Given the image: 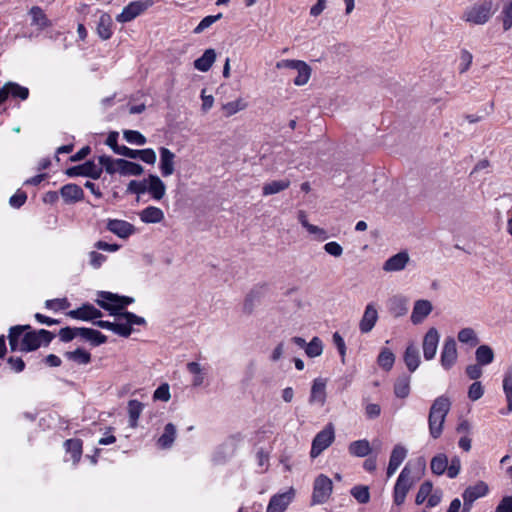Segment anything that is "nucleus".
<instances>
[{
	"label": "nucleus",
	"instance_id": "obj_1",
	"mask_svg": "<svg viewBox=\"0 0 512 512\" xmlns=\"http://www.w3.org/2000/svg\"><path fill=\"white\" fill-rule=\"evenodd\" d=\"M30 326H14L10 329L9 345L12 351H33L40 347L41 342L50 343L53 334L47 330L41 329L38 333L27 332L22 335Z\"/></svg>",
	"mask_w": 512,
	"mask_h": 512
},
{
	"label": "nucleus",
	"instance_id": "obj_2",
	"mask_svg": "<svg viewBox=\"0 0 512 512\" xmlns=\"http://www.w3.org/2000/svg\"><path fill=\"white\" fill-rule=\"evenodd\" d=\"M450 406L451 402L447 397L440 396L434 400L428 416L429 432L432 438L437 439L441 436Z\"/></svg>",
	"mask_w": 512,
	"mask_h": 512
},
{
	"label": "nucleus",
	"instance_id": "obj_3",
	"mask_svg": "<svg viewBox=\"0 0 512 512\" xmlns=\"http://www.w3.org/2000/svg\"><path fill=\"white\" fill-rule=\"evenodd\" d=\"M496 11L492 0L477 2L467 7L461 19L469 25H485Z\"/></svg>",
	"mask_w": 512,
	"mask_h": 512
},
{
	"label": "nucleus",
	"instance_id": "obj_4",
	"mask_svg": "<svg viewBox=\"0 0 512 512\" xmlns=\"http://www.w3.org/2000/svg\"><path fill=\"white\" fill-rule=\"evenodd\" d=\"M134 301L133 298L127 296H119L111 292H100L99 299L96 303L103 309L110 312L111 315H119L122 310Z\"/></svg>",
	"mask_w": 512,
	"mask_h": 512
},
{
	"label": "nucleus",
	"instance_id": "obj_5",
	"mask_svg": "<svg viewBox=\"0 0 512 512\" xmlns=\"http://www.w3.org/2000/svg\"><path fill=\"white\" fill-rule=\"evenodd\" d=\"M415 483V479L412 477L411 470L406 465L400 472L393 491V502L395 505L400 506L405 502V498L409 490Z\"/></svg>",
	"mask_w": 512,
	"mask_h": 512
},
{
	"label": "nucleus",
	"instance_id": "obj_6",
	"mask_svg": "<svg viewBox=\"0 0 512 512\" xmlns=\"http://www.w3.org/2000/svg\"><path fill=\"white\" fill-rule=\"evenodd\" d=\"M117 322H114V333L122 336L129 337L132 333V325H144L146 323L143 317L137 316L131 312L125 311L115 315Z\"/></svg>",
	"mask_w": 512,
	"mask_h": 512
},
{
	"label": "nucleus",
	"instance_id": "obj_7",
	"mask_svg": "<svg viewBox=\"0 0 512 512\" xmlns=\"http://www.w3.org/2000/svg\"><path fill=\"white\" fill-rule=\"evenodd\" d=\"M333 490V484L330 478L320 474L314 481L312 503L323 504L328 501Z\"/></svg>",
	"mask_w": 512,
	"mask_h": 512
},
{
	"label": "nucleus",
	"instance_id": "obj_8",
	"mask_svg": "<svg viewBox=\"0 0 512 512\" xmlns=\"http://www.w3.org/2000/svg\"><path fill=\"white\" fill-rule=\"evenodd\" d=\"M335 434L331 425L326 426L313 439L310 456L316 458L334 441Z\"/></svg>",
	"mask_w": 512,
	"mask_h": 512
},
{
	"label": "nucleus",
	"instance_id": "obj_9",
	"mask_svg": "<svg viewBox=\"0 0 512 512\" xmlns=\"http://www.w3.org/2000/svg\"><path fill=\"white\" fill-rule=\"evenodd\" d=\"M457 359L458 351L455 339L453 337L445 338L440 354L441 366L445 370H449L456 364Z\"/></svg>",
	"mask_w": 512,
	"mask_h": 512
},
{
	"label": "nucleus",
	"instance_id": "obj_10",
	"mask_svg": "<svg viewBox=\"0 0 512 512\" xmlns=\"http://www.w3.org/2000/svg\"><path fill=\"white\" fill-rule=\"evenodd\" d=\"M440 340V334L435 327H431L425 333L422 342V350L425 360L430 361L435 358L438 344Z\"/></svg>",
	"mask_w": 512,
	"mask_h": 512
},
{
	"label": "nucleus",
	"instance_id": "obj_11",
	"mask_svg": "<svg viewBox=\"0 0 512 512\" xmlns=\"http://www.w3.org/2000/svg\"><path fill=\"white\" fill-rule=\"evenodd\" d=\"M152 0H141L134 1L127 5L123 11L116 17L117 21L125 23L133 20L142 12H144L147 8L152 6Z\"/></svg>",
	"mask_w": 512,
	"mask_h": 512
},
{
	"label": "nucleus",
	"instance_id": "obj_12",
	"mask_svg": "<svg viewBox=\"0 0 512 512\" xmlns=\"http://www.w3.org/2000/svg\"><path fill=\"white\" fill-rule=\"evenodd\" d=\"M102 168L92 161H87L82 165L74 166L66 170V174L70 177L87 176L98 179L101 176Z\"/></svg>",
	"mask_w": 512,
	"mask_h": 512
},
{
	"label": "nucleus",
	"instance_id": "obj_13",
	"mask_svg": "<svg viewBox=\"0 0 512 512\" xmlns=\"http://www.w3.org/2000/svg\"><path fill=\"white\" fill-rule=\"evenodd\" d=\"M295 495L293 488L288 491L274 495L268 504L266 512H285Z\"/></svg>",
	"mask_w": 512,
	"mask_h": 512
},
{
	"label": "nucleus",
	"instance_id": "obj_14",
	"mask_svg": "<svg viewBox=\"0 0 512 512\" xmlns=\"http://www.w3.org/2000/svg\"><path fill=\"white\" fill-rule=\"evenodd\" d=\"M326 385H327V379L318 377L315 378L311 385V391L309 396V403L311 405H319L323 406L326 402Z\"/></svg>",
	"mask_w": 512,
	"mask_h": 512
},
{
	"label": "nucleus",
	"instance_id": "obj_15",
	"mask_svg": "<svg viewBox=\"0 0 512 512\" xmlns=\"http://www.w3.org/2000/svg\"><path fill=\"white\" fill-rule=\"evenodd\" d=\"M433 306L429 300L420 299L415 301L413 310L410 316L411 322L414 325L421 324L432 312Z\"/></svg>",
	"mask_w": 512,
	"mask_h": 512
},
{
	"label": "nucleus",
	"instance_id": "obj_16",
	"mask_svg": "<svg viewBox=\"0 0 512 512\" xmlns=\"http://www.w3.org/2000/svg\"><path fill=\"white\" fill-rule=\"evenodd\" d=\"M378 320V311L375 303H368L359 322V330L361 333H369Z\"/></svg>",
	"mask_w": 512,
	"mask_h": 512
},
{
	"label": "nucleus",
	"instance_id": "obj_17",
	"mask_svg": "<svg viewBox=\"0 0 512 512\" xmlns=\"http://www.w3.org/2000/svg\"><path fill=\"white\" fill-rule=\"evenodd\" d=\"M410 261L409 254L406 251L399 252L389 257L383 264L382 269L385 272H399L406 268Z\"/></svg>",
	"mask_w": 512,
	"mask_h": 512
},
{
	"label": "nucleus",
	"instance_id": "obj_18",
	"mask_svg": "<svg viewBox=\"0 0 512 512\" xmlns=\"http://www.w3.org/2000/svg\"><path fill=\"white\" fill-rule=\"evenodd\" d=\"M160 163L159 169L163 177H168L175 172V158L176 155L166 147L159 148Z\"/></svg>",
	"mask_w": 512,
	"mask_h": 512
},
{
	"label": "nucleus",
	"instance_id": "obj_19",
	"mask_svg": "<svg viewBox=\"0 0 512 512\" xmlns=\"http://www.w3.org/2000/svg\"><path fill=\"white\" fill-rule=\"evenodd\" d=\"M106 228L113 234L123 239L128 238L136 231L134 225L127 221L119 219L108 220Z\"/></svg>",
	"mask_w": 512,
	"mask_h": 512
},
{
	"label": "nucleus",
	"instance_id": "obj_20",
	"mask_svg": "<svg viewBox=\"0 0 512 512\" xmlns=\"http://www.w3.org/2000/svg\"><path fill=\"white\" fill-rule=\"evenodd\" d=\"M488 485L479 481L473 486H469L463 493V500L465 506H471L472 503L480 497L485 496L488 493Z\"/></svg>",
	"mask_w": 512,
	"mask_h": 512
},
{
	"label": "nucleus",
	"instance_id": "obj_21",
	"mask_svg": "<svg viewBox=\"0 0 512 512\" xmlns=\"http://www.w3.org/2000/svg\"><path fill=\"white\" fill-rule=\"evenodd\" d=\"M406 456L407 449L403 445L397 444L394 446L390 455L389 464L387 468L388 477H391L397 471V469L402 464Z\"/></svg>",
	"mask_w": 512,
	"mask_h": 512
},
{
	"label": "nucleus",
	"instance_id": "obj_22",
	"mask_svg": "<svg viewBox=\"0 0 512 512\" xmlns=\"http://www.w3.org/2000/svg\"><path fill=\"white\" fill-rule=\"evenodd\" d=\"M67 315L74 319L89 321L102 317V312L91 304H84L78 309L69 311Z\"/></svg>",
	"mask_w": 512,
	"mask_h": 512
},
{
	"label": "nucleus",
	"instance_id": "obj_23",
	"mask_svg": "<svg viewBox=\"0 0 512 512\" xmlns=\"http://www.w3.org/2000/svg\"><path fill=\"white\" fill-rule=\"evenodd\" d=\"M146 184V192L150 193L153 199L161 200L164 197L166 186L159 176L150 174Z\"/></svg>",
	"mask_w": 512,
	"mask_h": 512
},
{
	"label": "nucleus",
	"instance_id": "obj_24",
	"mask_svg": "<svg viewBox=\"0 0 512 512\" xmlns=\"http://www.w3.org/2000/svg\"><path fill=\"white\" fill-rule=\"evenodd\" d=\"M140 220L146 224H157L163 221L164 212L155 206H149L139 212Z\"/></svg>",
	"mask_w": 512,
	"mask_h": 512
},
{
	"label": "nucleus",
	"instance_id": "obj_25",
	"mask_svg": "<svg viewBox=\"0 0 512 512\" xmlns=\"http://www.w3.org/2000/svg\"><path fill=\"white\" fill-rule=\"evenodd\" d=\"M404 362L410 372H414L420 365V355L414 343H410L404 352Z\"/></svg>",
	"mask_w": 512,
	"mask_h": 512
},
{
	"label": "nucleus",
	"instance_id": "obj_26",
	"mask_svg": "<svg viewBox=\"0 0 512 512\" xmlns=\"http://www.w3.org/2000/svg\"><path fill=\"white\" fill-rule=\"evenodd\" d=\"M112 18L107 13H102L99 17V21L97 23V34L103 40H107L112 35Z\"/></svg>",
	"mask_w": 512,
	"mask_h": 512
},
{
	"label": "nucleus",
	"instance_id": "obj_27",
	"mask_svg": "<svg viewBox=\"0 0 512 512\" xmlns=\"http://www.w3.org/2000/svg\"><path fill=\"white\" fill-rule=\"evenodd\" d=\"M61 196L66 202H77L83 197V190L76 184L64 185L60 190Z\"/></svg>",
	"mask_w": 512,
	"mask_h": 512
},
{
	"label": "nucleus",
	"instance_id": "obj_28",
	"mask_svg": "<svg viewBox=\"0 0 512 512\" xmlns=\"http://www.w3.org/2000/svg\"><path fill=\"white\" fill-rule=\"evenodd\" d=\"M216 59V52L214 49H207L204 54L194 61V67L202 72L208 71Z\"/></svg>",
	"mask_w": 512,
	"mask_h": 512
},
{
	"label": "nucleus",
	"instance_id": "obj_29",
	"mask_svg": "<svg viewBox=\"0 0 512 512\" xmlns=\"http://www.w3.org/2000/svg\"><path fill=\"white\" fill-rule=\"evenodd\" d=\"M189 373L193 375L192 385L199 387L204 383L206 372L205 369L198 362H189L186 365Z\"/></svg>",
	"mask_w": 512,
	"mask_h": 512
},
{
	"label": "nucleus",
	"instance_id": "obj_30",
	"mask_svg": "<svg viewBox=\"0 0 512 512\" xmlns=\"http://www.w3.org/2000/svg\"><path fill=\"white\" fill-rule=\"evenodd\" d=\"M118 172L121 175H141L144 171L143 167L140 164L130 162L124 159H118Z\"/></svg>",
	"mask_w": 512,
	"mask_h": 512
},
{
	"label": "nucleus",
	"instance_id": "obj_31",
	"mask_svg": "<svg viewBox=\"0 0 512 512\" xmlns=\"http://www.w3.org/2000/svg\"><path fill=\"white\" fill-rule=\"evenodd\" d=\"M388 305L390 312L396 317L403 316L408 310L407 299L403 296H393L389 299Z\"/></svg>",
	"mask_w": 512,
	"mask_h": 512
},
{
	"label": "nucleus",
	"instance_id": "obj_32",
	"mask_svg": "<svg viewBox=\"0 0 512 512\" xmlns=\"http://www.w3.org/2000/svg\"><path fill=\"white\" fill-rule=\"evenodd\" d=\"M78 335L91 341L94 345H100L107 341V337L98 330L91 328H77Z\"/></svg>",
	"mask_w": 512,
	"mask_h": 512
},
{
	"label": "nucleus",
	"instance_id": "obj_33",
	"mask_svg": "<svg viewBox=\"0 0 512 512\" xmlns=\"http://www.w3.org/2000/svg\"><path fill=\"white\" fill-rule=\"evenodd\" d=\"M503 391L507 400V410L501 411V413L509 414L512 412V369L507 370L504 374Z\"/></svg>",
	"mask_w": 512,
	"mask_h": 512
},
{
	"label": "nucleus",
	"instance_id": "obj_34",
	"mask_svg": "<svg viewBox=\"0 0 512 512\" xmlns=\"http://www.w3.org/2000/svg\"><path fill=\"white\" fill-rule=\"evenodd\" d=\"M348 451L356 457H365L371 452V446L368 440L362 439L350 443Z\"/></svg>",
	"mask_w": 512,
	"mask_h": 512
},
{
	"label": "nucleus",
	"instance_id": "obj_35",
	"mask_svg": "<svg viewBox=\"0 0 512 512\" xmlns=\"http://www.w3.org/2000/svg\"><path fill=\"white\" fill-rule=\"evenodd\" d=\"M295 71L297 72V76L293 80L294 84L296 86H303L307 84L311 77V67L306 62L302 61Z\"/></svg>",
	"mask_w": 512,
	"mask_h": 512
},
{
	"label": "nucleus",
	"instance_id": "obj_36",
	"mask_svg": "<svg viewBox=\"0 0 512 512\" xmlns=\"http://www.w3.org/2000/svg\"><path fill=\"white\" fill-rule=\"evenodd\" d=\"M176 436V427L172 423H168L163 434L158 439V445L161 448H169L172 446Z\"/></svg>",
	"mask_w": 512,
	"mask_h": 512
},
{
	"label": "nucleus",
	"instance_id": "obj_37",
	"mask_svg": "<svg viewBox=\"0 0 512 512\" xmlns=\"http://www.w3.org/2000/svg\"><path fill=\"white\" fill-rule=\"evenodd\" d=\"M410 377L407 375L400 376L394 385V393L398 398H406L410 393Z\"/></svg>",
	"mask_w": 512,
	"mask_h": 512
},
{
	"label": "nucleus",
	"instance_id": "obj_38",
	"mask_svg": "<svg viewBox=\"0 0 512 512\" xmlns=\"http://www.w3.org/2000/svg\"><path fill=\"white\" fill-rule=\"evenodd\" d=\"M289 186L290 181L288 179L274 180L263 185V194L266 196L273 195L287 189Z\"/></svg>",
	"mask_w": 512,
	"mask_h": 512
},
{
	"label": "nucleus",
	"instance_id": "obj_39",
	"mask_svg": "<svg viewBox=\"0 0 512 512\" xmlns=\"http://www.w3.org/2000/svg\"><path fill=\"white\" fill-rule=\"evenodd\" d=\"M475 357L479 365H488L494 360V352L488 345H480L475 352Z\"/></svg>",
	"mask_w": 512,
	"mask_h": 512
},
{
	"label": "nucleus",
	"instance_id": "obj_40",
	"mask_svg": "<svg viewBox=\"0 0 512 512\" xmlns=\"http://www.w3.org/2000/svg\"><path fill=\"white\" fill-rule=\"evenodd\" d=\"M30 15L32 17V24L38 26L40 29H44L51 25V22L46 17L44 11L38 6H34L30 9Z\"/></svg>",
	"mask_w": 512,
	"mask_h": 512
},
{
	"label": "nucleus",
	"instance_id": "obj_41",
	"mask_svg": "<svg viewBox=\"0 0 512 512\" xmlns=\"http://www.w3.org/2000/svg\"><path fill=\"white\" fill-rule=\"evenodd\" d=\"M457 338L459 342L467 344L471 347H474L479 343V339L477 337L476 332L474 331V329L470 327L461 329L458 332Z\"/></svg>",
	"mask_w": 512,
	"mask_h": 512
},
{
	"label": "nucleus",
	"instance_id": "obj_42",
	"mask_svg": "<svg viewBox=\"0 0 512 512\" xmlns=\"http://www.w3.org/2000/svg\"><path fill=\"white\" fill-rule=\"evenodd\" d=\"M395 362V355L388 348H383L378 356V364L384 370H390Z\"/></svg>",
	"mask_w": 512,
	"mask_h": 512
},
{
	"label": "nucleus",
	"instance_id": "obj_43",
	"mask_svg": "<svg viewBox=\"0 0 512 512\" xmlns=\"http://www.w3.org/2000/svg\"><path fill=\"white\" fill-rule=\"evenodd\" d=\"M447 465L448 458L445 454H438L431 460V470L437 475H442L446 471Z\"/></svg>",
	"mask_w": 512,
	"mask_h": 512
},
{
	"label": "nucleus",
	"instance_id": "obj_44",
	"mask_svg": "<svg viewBox=\"0 0 512 512\" xmlns=\"http://www.w3.org/2000/svg\"><path fill=\"white\" fill-rule=\"evenodd\" d=\"M305 353L310 358H315L323 353V343L319 337H313L312 340L307 343Z\"/></svg>",
	"mask_w": 512,
	"mask_h": 512
},
{
	"label": "nucleus",
	"instance_id": "obj_45",
	"mask_svg": "<svg viewBox=\"0 0 512 512\" xmlns=\"http://www.w3.org/2000/svg\"><path fill=\"white\" fill-rule=\"evenodd\" d=\"M143 410V404L137 400H130L128 402V413L130 425L135 427L137 425V420Z\"/></svg>",
	"mask_w": 512,
	"mask_h": 512
},
{
	"label": "nucleus",
	"instance_id": "obj_46",
	"mask_svg": "<svg viewBox=\"0 0 512 512\" xmlns=\"http://www.w3.org/2000/svg\"><path fill=\"white\" fill-rule=\"evenodd\" d=\"M66 449L71 453L73 463H77L82 454V443L79 439H69L65 442Z\"/></svg>",
	"mask_w": 512,
	"mask_h": 512
},
{
	"label": "nucleus",
	"instance_id": "obj_47",
	"mask_svg": "<svg viewBox=\"0 0 512 512\" xmlns=\"http://www.w3.org/2000/svg\"><path fill=\"white\" fill-rule=\"evenodd\" d=\"M66 356L80 364H88L91 360V355L87 351L83 349H76L75 351H70L66 353Z\"/></svg>",
	"mask_w": 512,
	"mask_h": 512
},
{
	"label": "nucleus",
	"instance_id": "obj_48",
	"mask_svg": "<svg viewBox=\"0 0 512 512\" xmlns=\"http://www.w3.org/2000/svg\"><path fill=\"white\" fill-rule=\"evenodd\" d=\"M352 496L361 504H365L370 499V493L367 486H355L351 489Z\"/></svg>",
	"mask_w": 512,
	"mask_h": 512
},
{
	"label": "nucleus",
	"instance_id": "obj_49",
	"mask_svg": "<svg viewBox=\"0 0 512 512\" xmlns=\"http://www.w3.org/2000/svg\"><path fill=\"white\" fill-rule=\"evenodd\" d=\"M503 29L508 31L512 27V0L504 5L501 12Z\"/></svg>",
	"mask_w": 512,
	"mask_h": 512
},
{
	"label": "nucleus",
	"instance_id": "obj_50",
	"mask_svg": "<svg viewBox=\"0 0 512 512\" xmlns=\"http://www.w3.org/2000/svg\"><path fill=\"white\" fill-rule=\"evenodd\" d=\"M7 87L9 90V94L13 97H19L22 100H25L29 95V90L26 87H22L17 83L8 82Z\"/></svg>",
	"mask_w": 512,
	"mask_h": 512
},
{
	"label": "nucleus",
	"instance_id": "obj_51",
	"mask_svg": "<svg viewBox=\"0 0 512 512\" xmlns=\"http://www.w3.org/2000/svg\"><path fill=\"white\" fill-rule=\"evenodd\" d=\"M246 107V103L242 100H236L223 105L222 109L226 116H231Z\"/></svg>",
	"mask_w": 512,
	"mask_h": 512
},
{
	"label": "nucleus",
	"instance_id": "obj_52",
	"mask_svg": "<svg viewBox=\"0 0 512 512\" xmlns=\"http://www.w3.org/2000/svg\"><path fill=\"white\" fill-rule=\"evenodd\" d=\"M123 135L129 143L137 145H144L146 143V138L138 131L126 130Z\"/></svg>",
	"mask_w": 512,
	"mask_h": 512
},
{
	"label": "nucleus",
	"instance_id": "obj_53",
	"mask_svg": "<svg viewBox=\"0 0 512 512\" xmlns=\"http://www.w3.org/2000/svg\"><path fill=\"white\" fill-rule=\"evenodd\" d=\"M222 17V14L219 13L217 15H210L206 16L201 20V22L198 24V26L194 29L195 33H201L208 27H210L213 23H215L217 20H219Z\"/></svg>",
	"mask_w": 512,
	"mask_h": 512
},
{
	"label": "nucleus",
	"instance_id": "obj_54",
	"mask_svg": "<svg viewBox=\"0 0 512 512\" xmlns=\"http://www.w3.org/2000/svg\"><path fill=\"white\" fill-rule=\"evenodd\" d=\"M306 230L309 234L313 235L317 241L323 242L329 238L326 230L319 226L310 224Z\"/></svg>",
	"mask_w": 512,
	"mask_h": 512
},
{
	"label": "nucleus",
	"instance_id": "obj_55",
	"mask_svg": "<svg viewBox=\"0 0 512 512\" xmlns=\"http://www.w3.org/2000/svg\"><path fill=\"white\" fill-rule=\"evenodd\" d=\"M306 230L309 234L313 235L317 241L323 242L329 238L326 230L319 226L310 224Z\"/></svg>",
	"mask_w": 512,
	"mask_h": 512
},
{
	"label": "nucleus",
	"instance_id": "obj_56",
	"mask_svg": "<svg viewBox=\"0 0 512 512\" xmlns=\"http://www.w3.org/2000/svg\"><path fill=\"white\" fill-rule=\"evenodd\" d=\"M324 251L333 256V257H340L343 254V247L336 241L327 242L323 246Z\"/></svg>",
	"mask_w": 512,
	"mask_h": 512
},
{
	"label": "nucleus",
	"instance_id": "obj_57",
	"mask_svg": "<svg viewBox=\"0 0 512 512\" xmlns=\"http://www.w3.org/2000/svg\"><path fill=\"white\" fill-rule=\"evenodd\" d=\"M147 178L141 180V181H136V180H132L130 181V183L128 184V187H127V191L128 192H131V193H135V194H142V193H145L146 190H147Z\"/></svg>",
	"mask_w": 512,
	"mask_h": 512
},
{
	"label": "nucleus",
	"instance_id": "obj_58",
	"mask_svg": "<svg viewBox=\"0 0 512 512\" xmlns=\"http://www.w3.org/2000/svg\"><path fill=\"white\" fill-rule=\"evenodd\" d=\"M432 491V484L430 482H424L421 484L418 493L416 495V503L422 504Z\"/></svg>",
	"mask_w": 512,
	"mask_h": 512
},
{
	"label": "nucleus",
	"instance_id": "obj_59",
	"mask_svg": "<svg viewBox=\"0 0 512 512\" xmlns=\"http://www.w3.org/2000/svg\"><path fill=\"white\" fill-rule=\"evenodd\" d=\"M473 56L472 54L467 50H462L460 55V65H459V71L460 73L466 72L471 64H472Z\"/></svg>",
	"mask_w": 512,
	"mask_h": 512
},
{
	"label": "nucleus",
	"instance_id": "obj_60",
	"mask_svg": "<svg viewBox=\"0 0 512 512\" xmlns=\"http://www.w3.org/2000/svg\"><path fill=\"white\" fill-rule=\"evenodd\" d=\"M484 390L480 382H474L469 387L468 397L472 401H476L483 396Z\"/></svg>",
	"mask_w": 512,
	"mask_h": 512
},
{
	"label": "nucleus",
	"instance_id": "obj_61",
	"mask_svg": "<svg viewBox=\"0 0 512 512\" xmlns=\"http://www.w3.org/2000/svg\"><path fill=\"white\" fill-rule=\"evenodd\" d=\"M255 302H256V296L251 291L250 293H248L246 295V297L244 299L243 312L247 315H251L254 311Z\"/></svg>",
	"mask_w": 512,
	"mask_h": 512
},
{
	"label": "nucleus",
	"instance_id": "obj_62",
	"mask_svg": "<svg viewBox=\"0 0 512 512\" xmlns=\"http://www.w3.org/2000/svg\"><path fill=\"white\" fill-rule=\"evenodd\" d=\"M138 158L147 164L153 165L156 162V153L150 148L139 150Z\"/></svg>",
	"mask_w": 512,
	"mask_h": 512
},
{
	"label": "nucleus",
	"instance_id": "obj_63",
	"mask_svg": "<svg viewBox=\"0 0 512 512\" xmlns=\"http://www.w3.org/2000/svg\"><path fill=\"white\" fill-rule=\"evenodd\" d=\"M170 391L168 384L160 385L154 392L153 398L155 400L168 401L170 399Z\"/></svg>",
	"mask_w": 512,
	"mask_h": 512
},
{
	"label": "nucleus",
	"instance_id": "obj_64",
	"mask_svg": "<svg viewBox=\"0 0 512 512\" xmlns=\"http://www.w3.org/2000/svg\"><path fill=\"white\" fill-rule=\"evenodd\" d=\"M495 512H512V496L504 497Z\"/></svg>",
	"mask_w": 512,
	"mask_h": 512
}]
</instances>
